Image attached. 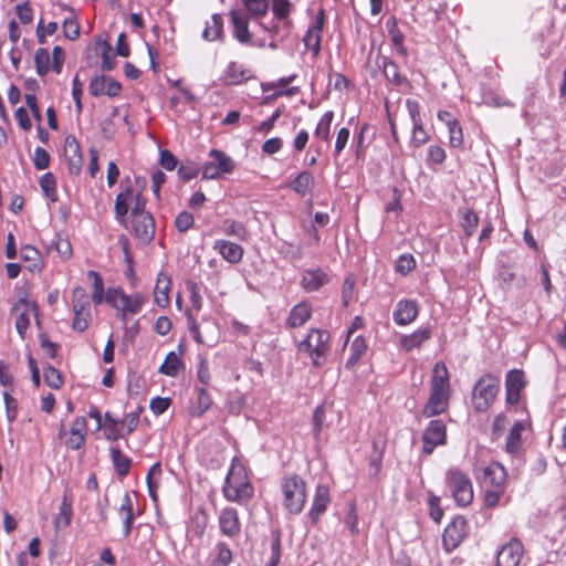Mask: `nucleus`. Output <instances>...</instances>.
I'll return each instance as SVG.
<instances>
[{
	"instance_id": "obj_39",
	"label": "nucleus",
	"mask_w": 566,
	"mask_h": 566,
	"mask_svg": "<svg viewBox=\"0 0 566 566\" xmlns=\"http://www.w3.org/2000/svg\"><path fill=\"white\" fill-rule=\"evenodd\" d=\"M72 305L74 313H91L90 301L83 287L76 286L73 289Z\"/></svg>"
},
{
	"instance_id": "obj_14",
	"label": "nucleus",
	"mask_w": 566,
	"mask_h": 566,
	"mask_svg": "<svg viewBox=\"0 0 566 566\" xmlns=\"http://www.w3.org/2000/svg\"><path fill=\"white\" fill-rule=\"evenodd\" d=\"M523 545L518 541H510L497 553V566H518L523 557Z\"/></svg>"
},
{
	"instance_id": "obj_44",
	"label": "nucleus",
	"mask_w": 566,
	"mask_h": 566,
	"mask_svg": "<svg viewBox=\"0 0 566 566\" xmlns=\"http://www.w3.org/2000/svg\"><path fill=\"white\" fill-rule=\"evenodd\" d=\"M314 185L313 177L307 171H302L298 174V176L295 178V180L292 184L293 190H295L297 193L304 196L308 193Z\"/></svg>"
},
{
	"instance_id": "obj_22",
	"label": "nucleus",
	"mask_w": 566,
	"mask_h": 566,
	"mask_svg": "<svg viewBox=\"0 0 566 566\" xmlns=\"http://www.w3.org/2000/svg\"><path fill=\"white\" fill-rule=\"evenodd\" d=\"M328 275L321 269H308L303 272L301 285L306 292H314L328 282Z\"/></svg>"
},
{
	"instance_id": "obj_18",
	"label": "nucleus",
	"mask_w": 566,
	"mask_h": 566,
	"mask_svg": "<svg viewBox=\"0 0 566 566\" xmlns=\"http://www.w3.org/2000/svg\"><path fill=\"white\" fill-rule=\"evenodd\" d=\"M219 525L223 535L234 537L240 533L241 525L235 509L226 507L220 512Z\"/></svg>"
},
{
	"instance_id": "obj_24",
	"label": "nucleus",
	"mask_w": 566,
	"mask_h": 566,
	"mask_svg": "<svg viewBox=\"0 0 566 566\" xmlns=\"http://www.w3.org/2000/svg\"><path fill=\"white\" fill-rule=\"evenodd\" d=\"M87 422L84 417H77L70 430V437L66 439V446L73 450H78L85 442Z\"/></svg>"
},
{
	"instance_id": "obj_21",
	"label": "nucleus",
	"mask_w": 566,
	"mask_h": 566,
	"mask_svg": "<svg viewBox=\"0 0 566 566\" xmlns=\"http://www.w3.org/2000/svg\"><path fill=\"white\" fill-rule=\"evenodd\" d=\"M64 153L70 174L78 175L82 170V155L80 145L74 138H66Z\"/></svg>"
},
{
	"instance_id": "obj_54",
	"label": "nucleus",
	"mask_w": 566,
	"mask_h": 566,
	"mask_svg": "<svg viewBox=\"0 0 566 566\" xmlns=\"http://www.w3.org/2000/svg\"><path fill=\"white\" fill-rule=\"evenodd\" d=\"M503 492L504 486L486 488L484 495L485 505L489 507L495 506L499 503L501 496L503 495Z\"/></svg>"
},
{
	"instance_id": "obj_13",
	"label": "nucleus",
	"mask_w": 566,
	"mask_h": 566,
	"mask_svg": "<svg viewBox=\"0 0 566 566\" xmlns=\"http://www.w3.org/2000/svg\"><path fill=\"white\" fill-rule=\"evenodd\" d=\"M13 315L17 332L23 338L30 326L31 317L36 316V304L21 300L14 305Z\"/></svg>"
},
{
	"instance_id": "obj_61",
	"label": "nucleus",
	"mask_w": 566,
	"mask_h": 566,
	"mask_svg": "<svg viewBox=\"0 0 566 566\" xmlns=\"http://www.w3.org/2000/svg\"><path fill=\"white\" fill-rule=\"evenodd\" d=\"M91 313H74L73 328L77 332H84L90 324Z\"/></svg>"
},
{
	"instance_id": "obj_26",
	"label": "nucleus",
	"mask_w": 566,
	"mask_h": 566,
	"mask_svg": "<svg viewBox=\"0 0 566 566\" xmlns=\"http://www.w3.org/2000/svg\"><path fill=\"white\" fill-rule=\"evenodd\" d=\"M329 504V490L325 485H317L313 505L310 511V516L313 522H316L318 517L326 511Z\"/></svg>"
},
{
	"instance_id": "obj_43",
	"label": "nucleus",
	"mask_w": 566,
	"mask_h": 566,
	"mask_svg": "<svg viewBox=\"0 0 566 566\" xmlns=\"http://www.w3.org/2000/svg\"><path fill=\"white\" fill-rule=\"evenodd\" d=\"M231 562V549L224 543H219L216 546V553L214 556L212 557L210 566H229Z\"/></svg>"
},
{
	"instance_id": "obj_31",
	"label": "nucleus",
	"mask_w": 566,
	"mask_h": 566,
	"mask_svg": "<svg viewBox=\"0 0 566 566\" xmlns=\"http://www.w3.org/2000/svg\"><path fill=\"white\" fill-rule=\"evenodd\" d=\"M182 368L184 363L181 360V354L169 352L166 355L164 363L159 367V373L169 377H176L179 370Z\"/></svg>"
},
{
	"instance_id": "obj_57",
	"label": "nucleus",
	"mask_w": 566,
	"mask_h": 566,
	"mask_svg": "<svg viewBox=\"0 0 566 566\" xmlns=\"http://www.w3.org/2000/svg\"><path fill=\"white\" fill-rule=\"evenodd\" d=\"M64 35L70 40L77 39L80 34V27L75 19L66 18L63 22Z\"/></svg>"
},
{
	"instance_id": "obj_6",
	"label": "nucleus",
	"mask_w": 566,
	"mask_h": 566,
	"mask_svg": "<svg viewBox=\"0 0 566 566\" xmlns=\"http://www.w3.org/2000/svg\"><path fill=\"white\" fill-rule=\"evenodd\" d=\"M447 484L460 506L469 505L473 500V488L469 476L459 469H450L447 472Z\"/></svg>"
},
{
	"instance_id": "obj_8",
	"label": "nucleus",
	"mask_w": 566,
	"mask_h": 566,
	"mask_svg": "<svg viewBox=\"0 0 566 566\" xmlns=\"http://www.w3.org/2000/svg\"><path fill=\"white\" fill-rule=\"evenodd\" d=\"M329 334L322 329H312L306 339L300 344V350L307 353L315 366L322 364V359L328 352Z\"/></svg>"
},
{
	"instance_id": "obj_34",
	"label": "nucleus",
	"mask_w": 566,
	"mask_h": 566,
	"mask_svg": "<svg viewBox=\"0 0 566 566\" xmlns=\"http://www.w3.org/2000/svg\"><path fill=\"white\" fill-rule=\"evenodd\" d=\"M21 259L27 263V269L30 272H40L43 269V262L40 252L31 245H25L21 249Z\"/></svg>"
},
{
	"instance_id": "obj_56",
	"label": "nucleus",
	"mask_w": 566,
	"mask_h": 566,
	"mask_svg": "<svg viewBox=\"0 0 566 566\" xmlns=\"http://www.w3.org/2000/svg\"><path fill=\"white\" fill-rule=\"evenodd\" d=\"M33 163L34 166L40 170L48 168L50 164L49 153L42 147H36L34 150Z\"/></svg>"
},
{
	"instance_id": "obj_20",
	"label": "nucleus",
	"mask_w": 566,
	"mask_h": 566,
	"mask_svg": "<svg viewBox=\"0 0 566 566\" xmlns=\"http://www.w3.org/2000/svg\"><path fill=\"white\" fill-rule=\"evenodd\" d=\"M506 401L515 405L520 400V392L524 387V375L520 370H511L506 376Z\"/></svg>"
},
{
	"instance_id": "obj_28",
	"label": "nucleus",
	"mask_w": 566,
	"mask_h": 566,
	"mask_svg": "<svg viewBox=\"0 0 566 566\" xmlns=\"http://www.w3.org/2000/svg\"><path fill=\"white\" fill-rule=\"evenodd\" d=\"M483 479L485 488L504 486L506 471L500 463H492L485 468Z\"/></svg>"
},
{
	"instance_id": "obj_7",
	"label": "nucleus",
	"mask_w": 566,
	"mask_h": 566,
	"mask_svg": "<svg viewBox=\"0 0 566 566\" xmlns=\"http://www.w3.org/2000/svg\"><path fill=\"white\" fill-rule=\"evenodd\" d=\"M143 209H145V200L137 188L128 186L117 195L115 212L118 221L124 222L128 211L133 216Z\"/></svg>"
},
{
	"instance_id": "obj_49",
	"label": "nucleus",
	"mask_w": 566,
	"mask_h": 566,
	"mask_svg": "<svg viewBox=\"0 0 566 566\" xmlns=\"http://www.w3.org/2000/svg\"><path fill=\"white\" fill-rule=\"evenodd\" d=\"M36 71L40 75H44L50 70V53L45 49H39L34 56Z\"/></svg>"
},
{
	"instance_id": "obj_30",
	"label": "nucleus",
	"mask_w": 566,
	"mask_h": 566,
	"mask_svg": "<svg viewBox=\"0 0 566 566\" xmlns=\"http://www.w3.org/2000/svg\"><path fill=\"white\" fill-rule=\"evenodd\" d=\"M249 77L248 72L243 69L242 65L231 62L227 69L224 70L222 81L227 85H238L241 84Z\"/></svg>"
},
{
	"instance_id": "obj_17",
	"label": "nucleus",
	"mask_w": 566,
	"mask_h": 566,
	"mask_svg": "<svg viewBox=\"0 0 566 566\" xmlns=\"http://www.w3.org/2000/svg\"><path fill=\"white\" fill-rule=\"evenodd\" d=\"M418 305L411 300H400L392 313L394 321L397 325H409L418 316Z\"/></svg>"
},
{
	"instance_id": "obj_62",
	"label": "nucleus",
	"mask_w": 566,
	"mask_h": 566,
	"mask_svg": "<svg viewBox=\"0 0 566 566\" xmlns=\"http://www.w3.org/2000/svg\"><path fill=\"white\" fill-rule=\"evenodd\" d=\"M273 13L279 19H285L290 13V2L287 0H273Z\"/></svg>"
},
{
	"instance_id": "obj_23",
	"label": "nucleus",
	"mask_w": 566,
	"mask_h": 566,
	"mask_svg": "<svg viewBox=\"0 0 566 566\" xmlns=\"http://www.w3.org/2000/svg\"><path fill=\"white\" fill-rule=\"evenodd\" d=\"M213 249L229 263H239L243 256L242 247L231 241L217 240L213 243Z\"/></svg>"
},
{
	"instance_id": "obj_27",
	"label": "nucleus",
	"mask_w": 566,
	"mask_h": 566,
	"mask_svg": "<svg viewBox=\"0 0 566 566\" xmlns=\"http://www.w3.org/2000/svg\"><path fill=\"white\" fill-rule=\"evenodd\" d=\"M231 22L234 29V36L241 43H248L251 39L249 32V22L245 14L239 10H232L230 12Z\"/></svg>"
},
{
	"instance_id": "obj_37",
	"label": "nucleus",
	"mask_w": 566,
	"mask_h": 566,
	"mask_svg": "<svg viewBox=\"0 0 566 566\" xmlns=\"http://www.w3.org/2000/svg\"><path fill=\"white\" fill-rule=\"evenodd\" d=\"M222 18L219 14H212L211 19L206 22L202 31V38L206 41H217L222 35Z\"/></svg>"
},
{
	"instance_id": "obj_25",
	"label": "nucleus",
	"mask_w": 566,
	"mask_h": 566,
	"mask_svg": "<svg viewBox=\"0 0 566 566\" xmlns=\"http://www.w3.org/2000/svg\"><path fill=\"white\" fill-rule=\"evenodd\" d=\"M171 289V280L165 273H159L157 276L155 291H154V301L160 307H166L169 302V292Z\"/></svg>"
},
{
	"instance_id": "obj_46",
	"label": "nucleus",
	"mask_w": 566,
	"mask_h": 566,
	"mask_svg": "<svg viewBox=\"0 0 566 566\" xmlns=\"http://www.w3.org/2000/svg\"><path fill=\"white\" fill-rule=\"evenodd\" d=\"M40 186L44 195L51 200L56 201V180L51 172L44 174L40 179Z\"/></svg>"
},
{
	"instance_id": "obj_9",
	"label": "nucleus",
	"mask_w": 566,
	"mask_h": 566,
	"mask_svg": "<svg viewBox=\"0 0 566 566\" xmlns=\"http://www.w3.org/2000/svg\"><path fill=\"white\" fill-rule=\"evenodd\" d=\"M234 163L224 153L212 149L209 153V160L203 165L202 177L205 179H217L222 174H229L233 170Z\"/></svg>"
},
{
	"instance_id": "obj_10",
	"label": "nucleus",
	"mask_w": 566,
	"mask_h": 566,
	"mask_svg": "<svg viewBox=\"0 0 566 566\" xmlns=\"http://www.w3.org/2000/svg\"><path fill=\"white\" fill-rule=\"evenodd\" d=\"M446 440L444 423L441 420H431L422 434L423 453L431 454L437 447L443 446Z\"/></svg>"
},
{
	"instance_id": "obj_38",
	"label": "nucleus",
	"mask_w": 566,
	"mask_h": 566,
	"mask_svg": "<svg viewBox=\"0 0 566 566\" xmlns=\"http://www.w3.org/2000/svg\"><path fill=\"white\" fill-rule=\"evenodd\" d=\"M514 420L511 409L496 415L492 422V438H500L505 432L507 426L513 424Z\"/></svg>"
},
{
	"instance_id": "obj_55",
	"label": "nucleus",
	"mask_w": 566,
	"mask_h": 566,
	"mask_svg": "<svg viewBox=\"0 0 566 566\" xmlns=\"http://www.w3.org/2000/svg\"><path fill=\"white\" fill-rule=\"evenodd\" d=\"M415 266L416 262L411 254H403L396 262V271L401 274L409 273Z\"/></svg>"
},
{
	"instance_id": "obj_11",
	"label": "nucleus",
	"mask_w": 566,
	"mask_h": 566,
	"mask_svg": "<svg viewBox=\"0 0 566 566\" xmlns=\"http://www.w3.org/2000/svg\"><path fill=\"white\" fill-rule=\"evenodd\" d=\"M467 536V521L455 517L449 523L443 533V546L448 552L455 549Z\"/></svg>"
},
{
	"instance_id": "obj_15",
	"label": "nucleus",
	"mask_w": 566,
	"mask_h": 566,
	"mask_svg": "<svg viewBox=\"0 0 566 566\" xmlns=\"http://www.w3.org/2000/svg\"><path fill=\"white\" fill-rule=\"evenodd\" d=\"M88 90L94 96L107 95L115 97L120 93L122 85L112 77L101 75L91 81Z\"/></svg>"
},
{
	"instance_id": "obj_36",
	"label": "nucleus",
	"mask_w": 566,
	"mask_h": 566,
	"mask_svg": "<svg viewBox=\"0 0 566 566\" xmlns=\"http://www.w3.org/2000/svg\"><path fill=\"white\" fill-rule=\"evenodd\" d=\"M118 515L124 524V535L127 536L134 522L133 503L130 496L127 493L122 499Z\"/></svg>"
},
{
	"instance_id": "obj_1",
	"label": "nucleus",
	"mask_w": 566,
	"mask_h": 566,
	"mask_svg": "<svg viewBox=\"0 0 566 566\" xmlns=\"http://www.w3.org/2000/svg\"><path fill=\"white\" fill-rule=\"evenodd\" d=\"M451 396L450 376L443 363H437L432 370L429 399L423 408L426 417L443 413L449 406Z\"/></svg>"
},
{
	"instance_id": "obj_35",
	"label": "nucleus",
	"mask_w": 566,
	"mask_h": 566,
	"mask_svg": "<svg viewBox=\"0 0 566 566\" xmlns=\"http://www.w3.org/2000/svg\"><path fill=\"white\" fill-rule=\"evenodd\" d=\"M72 520V501L63 496L59 513L54 517V526L57 531L66 528Z\"/></svg>"
},
{
	"instance_id": "obj_58",
	"label": "nucleus",
	"mask_w": 566,
	"mask_h": 566,
	"mask_svg": "<svg viewBox=\"0 0 566 566\" xmlns=\"http://www.w3.org/2000/svg\"><path fill=\"white\" fill-rule=\"evenodd\" d=\"M3 399H4V405H6L7 419H8L9 423H12L15 420L17 415H18L17 402H15L14 398H12L9 395V392H7V391L3 392Z\"/></svg>"
},
{
	"instance_id": "obj_16",
	"label": "nucleus",
	"mask_w": 566,
	"mask_h": 566,
	"mask_svg": "<svg viewBox=\"0 0 566 566\" xmlns=\"http://www.w3.org/2000/svg\"><path fill=\"white\" fill-rule=\"evenodd\" d=\"M133 229L138 239L149 241L155 233L153 217L145 209L133 214Z\"/></svg>"
},
{
	"instance_id": "obj_60",
	"label": "nucleus",
	"mask_w": 566,
	"mask_h": 566,
	"mask_svg": "<svg viewBox=\"0 0 566 566\" xmlns=\"http://www.w3.org/2000/svg\"><path fill=\"white\" fill-rule=\"evenodd\" d=\"M139 422V412L133 411L127 413L120 421L122 428L126 429L127 433H130Z\"/></svg>"
},
{
	"instance_id": "obj_64",
	"label": "nucleus",
	"mask_w": 566,
	"mask_h": 566,
	"mask_svg": "<svg viewBox=\"0 0 566 566\" xmlns=\"http://www.w3.org/2000/svg\"><path fill=\"white\" fill-rule=\"evenodd\" d=\"M406 107H407V111H408V114L410 116L412 124L422 122V118L420 115V105L417 101L407 99Z\"/></svg>"
},
{
	"instance_id": "obj_29",
	"label": "nucleus",
	"mask_w": 566,
	"mask_h": 566,
	"mask_svg": "<svg viewBox=\"0 0 566 566\" xmlns=\"http://www.w3.org/2000/svg\"><path fill=\"white\" fill-rule=\"evenodd\" d=\"M431 336V331L428 327L419 328L412 334L403 335L400 338V347L407 352L413 348H419Z\"/></svg>"
},
{
	"instance_id": "obj_53",
	"label": "nucleus",
	"mask_w": 566,
	"mask_h": 566,
	"mask_svg": "<svg viewBox=\"0 0 566 566\" xmlns=\"http://www.w3.org/2000/svg\"><path fill=\"white\" fill-rule=\"evenodd\" d=\"M245 8L253 15H263L268 10V0H242Z\"/></svg>"
},
{
	"instance_id": "obj_52",
	"label": "nucleus",
	"mask_w": 566,
	"mask_h": 566,
	"mask_svg": "<svg viewBox=\"0 0 566 566\" xmlns=\"http://www.w3.org/2000/svg\"><path fill=\"white\" fill-rule=\"evenodd\" d=\"M449 130V144L451 147L458 148L463 144V133L462 128L457 120L452 125L448 126Z\"/></svg>"
},
{
	"instance_id": "obj_42",
	"label": "nucleus",
	"mask_w": 566,
	"mask_h": 566,
	"mask_svg": "<svg viewBox=\"0 0 566 566\" xmlns=\"http://www.w3.org/2000/svg\"><path fill=\"white\" fill-rule=\"evenodd\" d=\"M334 119V113L328 111L324 113L317 123L314 135L316 138L327 142L329 139L331 126Z\"/></svg>"
},
{
	"instance_id": "obj_5",
	"label": "nucleus",
	"mask_w": 566,
	"mask_h": 566,
	"mask_svg": "<svg viewBox=\"0 0 566 566\" xmlns=\"http://www.w3.org/2000/svg\"><path fill=\"white\" fill-rule=\"evenodd\" d=\"M500 388L499 380L490 375L481 377L472 391V406L476 411L484 412L495 401Z\"/></svg>"
},
{
	"instance_id": "obj_59",
	"label": "nucleus",
	"mask_w": 566,
	"mask_h": 566,
	"mask_svg": "<svg viewBox=\"0 0 566 566\" xmlns=\"http://www.w3.org/2000/svg\"><path fill=\"white\" fill-rule=\"evenodd\" d=\"M176 227L180 232H185L193 224V217L187 211L180 212L176 218Z\"/></svg>"
},
{
	"instance_id": "obj_2",
	"label": "nucleus",
	"mask_w": 566,
	"mask_h": 566,
	"mask_svg": "<svg viewBox=\"0 0 566 566\" xmlns=\"http://www.w3.org/2000/svg\"><path fill=\"white\" fill-rule=\"evenodd\" d=\"M253 492L245 468L239 459H233L223 488L224 497L230 502L243 504L252 497Z\"/></svg>"
},
{
	"instance_id": "obj_47",
	"label": "nucleus",
	"mask_w": 566,
	"mask_h": 566,
	"mask_svg": "<svg viewBox=\"0 0 566 566\" xmlns=\"http://www.w3.org/2000/svg\"><path fill=\"white\" fill-rule=\"evenodd\" d=\"M161 474V467L159 463H155L148 471V474H147V486H148V491H149V494L151 496V499L155 501L157 499L156 496V490L158 488V483H159V476Z\"/></svg>"
},
{
	"instance_id": "obj_50",
	"label": "nucleus",
	"mask_w": 566,
	"mask_h": 566,
	"mask_svg": "<svg viewBox=\"0 0 566 566\" xmlns=\"http://www.w3.org/2000/svg\"><path fill=\"white\" fill-rule=\"evenodd\" d=\"M429 140V134L424 130L422 122L412 124L411 145L419 147Z\"/></svg>"
},
{
	"instance_id": "obj_63",
	"label": "nucleus",
	"mask_w": 566,
	"mask_h": 566,
	"mask_svg": "<svg viewBox=\"0 0 566 566\" xmlns=\"http://www.w3.org/2000/svg\"><path fill=\"white\" fill-rule=\"evenodd\" d=\"M478 227V217L472 211H467L463 217V229L467 235H471Z\"/></svg>"
},
{
	"instance_id": "obj_3",
	"label": "nucleus",
	"mask_w": 566,
	"mask_h": 566,
	"mask_svg": "<svg viewBox=\"0 0 566 566\" xmlns=\"http://www.w3.org/2000/svg\"><path fill=\"white\" fill-rule=\"evenodd\" d=\"M105 302L119 312L122 319L126 315H136L140 312L145 296L140 293L125 294L120 289L109 287L105 294Z\"/></svg>"
},
{
	"instance_id": "obj_48",
	"label": "nucleus",
	"mask_w": 566,
	"mask_h": 566,
	"mask_svg": "<svg viewBox=\"0 0 566 566\" xmlns=\"http://www.w3.org/2000/svg\"><path fill=\"white\" fill-rule=\"evenodd\" d=\"M62 261H67L73 254L72 244L69 239L59 237L53 245Z\"/></svg>"
},
{
	"instance_id": "obj_4",
	"label": "nucleus",
	"mask_w": 566,
	"mask_h": 566,
	"mask_svg": "<svg viewBox=\"0 0 566 566\" xmlns=\"http://www.w3.org/2000/svg\"><path fill=\"white\" fill-rule=\"evenodd\" d=\"M281 488L285 510L290 514H298L306 501L305 482L298 476H287Z\"/></svg>"
},
{
	"instance_id": "obj_12",
	"label": "nucleus",
	"mask_w": 566,
	"mask_h": 566,
	"mask_svg": "<svg viewBox=\"0 0 566 566\" xmlns=\"http://www.w3.org/2000/svg\"><path fill=\"white\" fill-rule=\"evenodd\" d=\"M527 419L514 420L506 436L504 450L512 455L518 454L523 447V433L528 429Z\"/></svg>"
},
{
	"instance_id": "obj_41",
	"label": "nucleus",
	"mask_w": 566,
	"mask_h": 566,
	"mask_svg": "<svg viewBox=\"0 0 566 566\" xmlns=\"http://www.w3.org/2000/svg\"><path fill=\"white\" fill-rule=\"evenodd\" d=\"M87 276L93 281L91 298L94 304L99 305L105 301L104 284L101 275L95 271H88Z\"/></svg>"
},
{
	"instance_id": "obj_40",
	"label": "nucleus",
	"mask_w": 566,
	"mask_h": 566,
	"mask_svg": "<svg viewBox=\"0 0 566 566\" xmlns=\"http://www.w3.org/2000/svg\"><path fill=\"white\" fill-rule=\"evenodd\" d=\"M119 426L120 421L114 419L108 412H106L102 426L104 437L109 441L118 440L123 436Z\"/></svg>"
},
{
	"instance_id": "obj_32",
	"label": "nucleus",
	"mask_w": 566,
	"mask_h": 566,
	"mask_svg": "<svg viewBox=\"0 0 566 566\" xmlns=\"http://www.w3.org/2000/svg\"><path fill=\"white\" fill-rule=\"evenodd\" d=\"M311 315H312L311 305L306 302L298 303L292 308V311L290 313L289 325L291 327L302 326L303 324H305L307 322V319L311 317Z\"/></svg>"
},
{
	"instance_id": "obj_51",
	"label": "nucleus",
	"mask_w": 566,
	"mask_h": 566,
	"mask_svg": "<svg viewBox=\"0 0 566 566\" xmlns=\"http://www.w3.org/2000/svg\"><path fill=\"white\" fill-rule=\"evenodd\" d=\"M44 381L49 387L57 389L63 385V377L57 369L49 366L44 368Z\"/></svg>"
},
{
	"instance_id": "obj_19",
	"label": "nucleus",
	"mask_w": 566,
	"mask_h": 566,
	"mask_svg": "<svg viewBox=\"0 0 566 566\" xmlns=\"http://www.w3.org/2000/svg\"><path fill=\"white\" fill-rule=\"evenodd\" d=\"M324 25V17L321 11L315 22L307 29V32L303 39L304 45L307 50L312 51L316 56L321 50V33Z\"/></svg>"
},
{
	"instance_id": "obj_33",
	"label": "nucleus",
	"mask_w": 566,
	"mask_h": 566,
	"mask_svg": "<svg viewBox=\"0 0 566 566\" xmlns=\"http://www.w3.org/2000/svg\"><path fill=\"white\" fill-rule=\"evenodd\" d=\"M367 348L366 339L360 335L356 336L349 346L350 354L346 361V367L349 369L354 368L359 359L366 354Z\"/></svg>"
},
{
	"instance_id": "obj_45",
	"label": "nucleus",
	"mask_w": 566,
	"mask_h": 566,
	"mask_svg": "<svg viewBox=\"0 0 566 566\" xmlns=\"http://www.w3.org/2000/svg\"><path fill=\"white\" fill-rule=\"evenodd\" d=\"M112 459L119 475H126L130 469L132 460L122 453L119 449H112Z\"/></svg>"
}]
</instances>
